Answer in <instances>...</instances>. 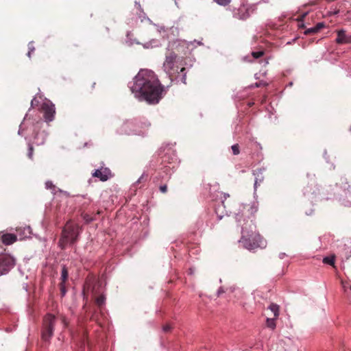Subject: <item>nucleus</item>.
Here are the masks:
<instances>
[{"label":"nucleus","mask_w":351,"mask_h":351,"mask_svg":"<svg viewBox=\"0 0 351 351\" xmlns=\"http://www.w3.org/2000/svg\"><path fill=\"white\" fill-rule=\"evenodd\" d=\"M216 3L221 6H226L231 2V0H213Z\"/></svg>","instance_id":"aec40b11"},{"label":"nucleus","mask_w":351,"mask_h":351,"mask_svg":"<svg viewBox=\"0 0 351 351\" xmlns=\"http://www.w3.org/2000/svg\"><path fill=\"white\" fill-rule=\"evenodd\" d=\"M56 318L51 314H47L43 320V339L48 341L53 334Z\"/></svg>","instance_id":"39448f33"},{"label":"nucleus","mask_w":351,"mask_h":351,"mask_svg":"<svg viewBox=\"0 0 351 351\" xmlns=\"http://www.w3.org/2000/svg\"><path fill=\"white\" fill-rule=\"evenodd\" d=\"M264 54L263 51H253L252 53V56L254 58L257 59L263 56Z\"/></svg>","instance_id":"412c9836"},{"label":"nucleus","mask_w":351,"mask_h":351,"mask_svg":"<svg viewBox=\"0 0 351 351\" xmlns=\"http://www.w3.org/2000/svg\"><path fill=\"white\" fill-rule=\"evenodd\" d=\"M317 32V30H316V28L315 27H311V28H308L307 29L304 33L305 34H315Z\"/></svg>","instance_id":"b1692460"},{"label":"nucleus","mask_w":351,"mask_h":351,"mask_svg":"<svg viewBox=\"0 0 351 351\" xmlns=\"http://www.w3.org/2000/svg\"><path fill=\"white\" fill-rule=\"evenodd\" d=\"M111 172L108 168H100L93 173V177L98 178L101 181L105 182L111 177Z\"/></svg>","instance_id":"9b49d317"},{"label":"nucleus","mask_w":351,"mask_h":351,"mask_svg":"<svg viewBox=\"0 0 351 351\" xmlns=\"http://www.w3.org/2000/svg\"><path fill=\"white\" fill-rule=\"evenodd\" d=\"M245 208L251 215H254L258 211V204L256 201H254L252 203L247 204L245 206Z\"/></svg>","instance_id":"2eb2a0df"},{"label":"nucleus","mask_w":351,"mask_h":351,"mask_svg":"<svg viewBox=\"0 0 351 351\" xmlns=\"http://www.w3.org/2000/svg\"><path fill=\"white\" fill-rule=\"evenodd\" d=\"M15 265V259L8 254H0V276L7 274Z\"/></svg>","instance_id":"0eeeda50"},{"label":"nucleus","mask_w":351,"mask_h":351,"mask_svg":"<svg viewBox=\"0 0 351 351\" xmlns=\"http://www.w3.org/2000/svg\"><path fill=\"white\" fill-rule=\"evenodd\" d=\"M61 277L62 278V280L64 282L67 278H68V272H67V270L65 268V267H64L62 268V274H61Z\"/></svg>","instance_id":"4be33fe9"},{"label":"nucleus","mask_w":351,"mask_h":351,"mask_svg":"<svg viewBox=\"0 0 351 351\" xmlns=\"http://www.w3.org/2000/svg\"><path fill=\"white\" fill-rule=\"evenodd\" d=\"M169 329V327H164V330H167Z\"/></svg>","instance_id":"f704fd0d"},{"label":"nucleus","mask_w":351,"mask_h":351,"mask_svg":"<svg viewBox=\"0 0 351 351\" xmlns=\"http://www.w3.org/2000/svg\"><path fill=\"white\" fill-rule=\"evenodd\" d=\"M25 230H27V231H28V232H29V228L28 227V228H25Z\"/></svg>","instance_id":"e433bc0d"},{"label":"nucleus","mask_w":351,"mask_h":351,"mask_svg":"<svg viewBox=\"0 0 351 351\" xmlns=\"http://www.w3.org/2000/svg\"><path fill=\"white\" fill-rule=\"evenodd\" d=\"M130 89L136 98L149 104L158 103L165 91L155 73L147 69H141L138 73Z\"/></svg>","instance_id":"f257e3e1"},{"label":"nucleus","mask_w":351,"mask_h":351,"mask_svg":"<svg viewBox=\"0 0 351 351\" xmlns=\"http://www.w3.org/2000/svg\"><path fill=\"white\" fill-rule=\"evenodd\" d=\"M33 152H34V148L32 145H29L27 155L30 159H32V158H33Z\"/></svg>","instance_id":"393cba45"},{"label":"nucleus","mask_w":351,"mask_h":351,"mask_svg":"<svg viewBox=\"0 0 351 351\" xmlns=\"http://www.w3.org/2000/svg\"><path fill=\"white\" fill-rule=\"evenodd\" d=\"M239 241L249 250L265 248L267 245V241L256 231V226L252 221L242 228V237Z\"/></svg>","instance_id":"f03ea898"},{"label":"nucleus","mask_w":351,"mask_h":351,"mask_svg":"<svg viewBox=\"0 0 351 351\" xmlns=\"http://www.w3.org/2000/svg\"><path fill=\"white\" fill-rule=\"evenodd\" d=\"M42 111L44 113V119L45 121L49 122L53 120L56 108L53 104L49 100L45 101L41 106Z\"/></svg>","instance_id":"6e6552de"},{"label":"nucleus","mask_w":351,"mask_h":351,"mask_svg":"<svg viewBox=\"0 0 351 351\" xmlns=\"http://www.w3.org/2000/svg\"><path fill=\"white\" fill-rule=\"evenodd\" d=\"M17 241V236L12 233H4L1 235V241L6 245L13 244Z\"/></svg>","instance_id":"f8f14e48"},{"label":"nucleus","mask_w":351,"mask_h":351,"mask_svg":"<svg viewBox=\"0 0 351 351\" xmlns=\"http://www.w3.org/2000/svg\"><path fill=\"white\" fill-rule=\"evenodd\" d=\"M43 143H44V139L42 141H40V143H38V144H43Z\"/></svg>","instance_id":"c9c22d12"},{"label":"nucleus","mask_w":351,"mask_h":351,"mask_svg":"<svg viewBox=\"0 0 351 351\" xmlns=\"http://www.w3.org/2000/svg\"><path fill=\"white\" fill-rule=\"evenodd\" d=\"M323 263L326 264H328L330 265H334L335 264V256H327L324 257L323 259Z\"/></svg>","instance_id":"6ab92c4d"},{"label":"nucleus","mask_w":351,"mask_h":351,"mask_svg":"<svg viewBox=\"0 0 351 351\" xmlns=\"http://www.w3.org/2000/svg\"><path fill=\"white\" fill-rule=\"evenodd\" d=\"M177 56L174 53H171L165 58L163 63L164 71L171 77L176 76L179 73V70L183 72L184 67L179 68L176 62Z\"/></svg>","instance_id":"20e7f679"},{"label":"nucleus","mask_w":351,"mask_h":351,"mask_svg":"<svg viewBox=\"0 0 351 351\" xmlns=\"http://www.w3.org/2000/svg\"><path fill=\"white\" fill-rule=\"evenodd\" d=\"M231 148L234 155H238L239 154V147L238 144L233 145Z\"/></svg>","instance_id":"5701e85b"},{"label":"nucleus","mask_w":351,"mask_h":351,"mask_svg":"<svg viewBox=\"0 0 351 351\" xmlns=\"http://www.w3.org/2000/svg\"><path fill=\"white\" fill-rule=\"evenodd\" d=\"M225 292L234 293V297L237 298L238 299L242 298L243 295H244L243 291L234 285L227 287L226 290H224L223 287H220L217 291V295L219 296L221 293Z\"/></svg>","instance_id":"1a4fd4ad"},{"label":"nucleus","mask_w":351,"mask_h":351,"mask_svg":"<svg viewBox=\"0 0 351 351\" xmlns=\"http://www.w3.org/2000/svg\"><path fill=\"white\" fill-rule=\"evenodd\" d=\"M343 287L346 291H347V289H348V288L351 290V286L348 287L346 285L343 284Z\"/></svg>","instance_id":"c756f323"},{"label":"nucleus","mask_w":351,"mask_h":351,"mask_svg":"<svg viewBox=\"0 0 351 351\" xmlns=\"http://www.w3.org/2000/svg\"><path fill=\"white\" fill-rule=\"evenodd\" d=\"M233 16L237 19L245 20L248 18L249 13L244 6H241L234 11Z\"/></svg>","instance_id":"ddd939ff"},{"label":"nucleus","mask_w":351,"mask_h":351,"mask_svg":"<svg viewBox=\"0 0 351 351\" xmlns=\"http://www.w3.org/2000/svg\"><path fill=\"white\" fill-rule=\"evenodd\" d=\"M62 322L63 326H64V327H66V322H65L64 318H62Z\"/></svg>","instance_id":"7c9ffc66"},{"label":"nucleus","mask_w":351,"mask_h":351,"mask_svg":"<svg viewBox=\"0 0 351 351\" xmlns=\"http://www.w3.org/2000/svg\"><path fill=\"white\" fill-rule=\"evenodd\" d=\"M80 234V226L73 222H68L63 230L62 237L59 241V245L62 249L73 243Z\"/></svg>","instance_id":"7ed1b4c3"},{"label":"nucleus","mask_w":351,"mask_h":351,"mask_svg":"<svg viewBox=\"0 0 351 351\" xmlns=\"http://www.w3.org/2000/svg\"><path fill=\"white\" fill-rule=\"evenodd\" d=\"M277 318H267L266 319V324H267V326L272 330H274L276 328V319Z\"/></svg>","instance_id":"a211bd4d"},{"label":"nucleus","mask_w":351,"mask_h":351,"mask_svg":"<svg viewBox=\"0 0 351 351\" xmlns=\"http://www.w3.org/2000/svg\"><path fill=\"white\" fill-rule=\"evenodd\" d=\"M254 175L255 176L254 190L256 191L258 185H259L263 181L264 177L261 169L255 171L254 172Z\"/></svg>","instance_id":"4468645a"},{"label":"nucleus","mask_w":351,"mask_h":351,"mask_svg":"<svg viewBox=\"0 0 351 351\" xmlns=\"http://www.w3.org/2000/svg\"><path fill=\"white\" fill-rule=\"evenodd\" d=\"M34 100H35V99H33L32 100V102H31V105H32V106H33Z\"/></svg>","instance_id":"72a5a7b5"},{"label":"nucleus","mask_w":351,"mask_h":351,"mask_svg":"<svg viewBox=\"0 0 351 351\" xmlns=\"http://www.w3.org/2000/svg\"><path fill=\"white\" fill-rule=\"evenodd\" d=\"M45 186L47 189H51L53 186V183L51 181H47L45 182Z\"/></svg>","instance_id":"cd10ccee"},{"label":"nucleus","mask_w":351,"mask_h":351,"mask_svg":"<svg viewBox=\"0 0 351 351\" xmlns=\"http://www.w3.org/2000/svg\"><path fill=\"white\" fill-rule=\"evenodd\" d=\"M150 123L148 122H138L136 121V126L134 127V129L142 130L143 131H144L145 134L147 132Z\"/></svg>","instance_id":"dca6fc26"},{"label":"nucleus","mask_w":351,"mask_h":351,"mask_svg":"<svg viewBox=\"0 0 351 351\" xmlns=\"http://www.w3.org/2000/svg\"><path fill=\"white\" fill-rule=\"evenodd\" d=\"M285 254H280V258H282L285 256Z\"/></svg>","instance_id":"473e14b6"},{"label":"nucleus","mask_w":351,"mask_h":351,"mask_svg":"<svg viewBox=\"0 0 351 351\" xmlns=\"http://www.w3.org/2000/svg\"><path fill=\"white\" fill-rule=\"evenodd\" d=\"M135 126H136V120H127L122 124L119 132L120 134L144 135V131L142 130L134 129Z\"/></svg>","instance_id":"423d86ee"},{"label":"nucleus","mask_w":351,"mask_h":351,"mask_svg":"<svg viewBox=\"0 0 351 351\" xmlns=\"http://www.w3.org/2000/svg\"><path fill=\"white\" fill-rule=\"evenodd\" d=\"M33 51H34V48L31 49L29 51V52H28V53H27V56H28L29 57H30V56H31V53H32Z\"/></svg>","instance_id":"2f4dec72"},{"label":"nucleus","mask_w":351,"mask_h":351,"mask_svg":"<svg viewBox=\"0 0 351 351\" xmlns=\"http://www.w3.org/2000/svg\"><path fill=\"white\" fill-rule=\"evenodd\" d=\"M104 301H105V298L103 296H100L99 298H98L97 299V303L99 304V305H102L104 304Z\"/></svg>","instance_id":"a878e982"},{"label":"nucleus","mask_w":351,"mask_h":351,"mask_svg":"<svg viewBox=\"0 0 351 351\" xmlns=\"http://www.w3.org/2000/svg\"><path fill=\"white\" fill-rule=\"evenodd\" d=\"M337 37L335 42L339 45L351 43V34H346L343 29L337 30Z\"/></svg>","instance_id":"9d476101"},{"label":"nucleus","mask_w":351,"mask_h":351,"mask_svg":"<svg viewBox=\"0 0 351 351\" xmlns=\"http://www.w3.org/2000/svg\"><path fill=\"white\" fill-rule=\"evenodd\" d=\"M268 309L270 310L273 314L275 318H278L280 315V306L274 303L270 304V305L268 306Z\"/></svg>","instance_id":"f3484780"},{"label":"nucleus","mask_w":351,"mask_h":351,"mask_svg":"<svg viewBox=\"0 0 351 351\" xmlns=\"http://www.w3.org/2000/svg\"><path fill=\"white\" fill-rule=\"evenodd\" d=\"M160 190L162 193H165L167 191V185H162L160 186Z\"/></svg>","instance_id":"c85d7f7f"},{"label":"nucleus","mask_w":351,"mask_h":351,"mask_svg":"<svg viewBox=\"0 0 351 351\" xmlns=\"http://www.w3.org/2000/svg\"><path fill=\"white\" fill-rule=\"evenodd\" d=\"M317 32H318L320 29H322L324 27V23H319L315 26Z\"/></svg>","instance_id":"bb28decb"}]
</instances>
